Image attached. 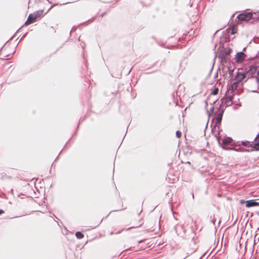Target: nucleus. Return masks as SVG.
<instances>
[{"label": "nucleus", "instance_id": "obj_13", "mask_svg": "<svg viewBox=\"0 0 259 259\" xmlns=\"http://www.w3.org/2000/svg\"><path fill=\"white\" fill-rule=\"evenodd\" d=\"M219 93V88H215L211 92L210 94L213 96L217 95Z\"/></svg>", "mask_w": 259, "mask_h": 259}, {"label": "nucleus", "instance_id": "obj_23", "mask_svg": "<svg viewBox=\"0 0 259 259\" xmlns=\"http://www.w3.org/2000/svg\"><path fill=\"white\" fill-rule=\"evenodd\" d=\"M230 73H231L232 72V71H231V70L229 69Z\"/></svg>", "mask_w": 259, "mask_h": 259}, {"label": "nucleus", "instance_id": "obj_16", "mask_svg": "<svg viewBox=\"0 0 259 259\" xmlns=\"http://www.w3.org/2000/svg\"><path fill=\"white\" fill-rule=\"evenodd\" d=\"M232 99H233V97L231 96H229L226 97V101L232 102Z\"/></svg>", "mask_w": 259, "mask_h": 259}, {"label": "nucleus", "instance_id": "obj_5", "mask_svg": "<svg viewBox=\"0 0 259 259\" xmlns=\"http://www.w3.org/2000/svg\"><path fill=\"white\" fill-rule=\"evenodd\" d=\"M37 20V19L36 18V16L34 15L33 13L30 14L28 16L27 19L25 23V25H30L35 22Z\"/></svg>", "mask_w": 259, "mask_h": 259}, {"label": "nucleus", "instance_id": "obj_1", "mask_svg": "<svg viewBox=\"0 0 259 259\" xmlns=\"http://www.w3.org/2000/svg\"><path fill=\"white\" fill-rule=\"evenodd\" d=\"M248 77H255L259 81V64L255 63L250 67L247 71Z\"/></svg>", "mask_w": 259, "mask_h": 259}, {"label": "nucleus", "instance_id": "obj_9", "mask_svg": "<svg viewBox=\"0 0 259 259\" xmlns=\"http://www.w3.org/2000/svg\"><path fill=\"white\" fill-rule=\"evenodd\" d=\"M245 54L243 52L238 53L236 56L237 62H241L245 59Z\"/></svg>", "mask_w": 259, "mask_h": 259}, {"label": "nucleus", "instance_id": "obj_22", "mask_svg": "<svg viewBox=\"0 0 259 259\" xmlns=\"http://www.w3.org/2000/svg\"><path fill=\"white\" fill-rule=\"evenodd\" d=\"M4 212V211L2 209H0V214L3 213Z\"/></svg>", "mask_w": 259, "mask_h": 259}, {"label": "nucleus", "instance_id": "obj_12", "mask_svg": "<svg viewBox=\"0 0 259 259\" xmlns=\"http://www.w3.org/2000/svg\"><path fill=\"white\" fill-rule=\"evenodd\" d=\"M231 34H235L236 33H237V31H238V27L236 25H233L232 28H231Z\"/></svg>", "mask_w": 259, "mask_h": 259}, {"label": "nucleus", "instance_id": "obj_7", "mask_svg": "<svg viewBox=\"0 0 259 259\" xmlns=\"http://www.w3.org/2000/svg\"><path fill=\"white\" fill-rule=\"evenodd\" d=\"M223 114H217L216 117H212V121L215 122L214 126H216L221 123L222 119Z\"/></svg>", "mask_w": 259, "mask_h": 259}, {"label": "nucleus", "instance_id": "obj_20", "mask_svg": "<svg viewBox=\"0 0 259 259\" xmlns=\"http://www.w3.org/2000/svg\"><path fill=\"white\" fill-rule=\"evenodd\" d=\"M213 114H208V118H209V119L210 117H212V116H213Z\"/></svg>", "mask_w": 259, "mask_h": 259}, {"label": "nucleus", "instance_id": "obj_10", "mask_svg": "<svg viewBox=\"0 0 259 259\" xmlns=\"http://www.w3.org/2000/svg\"><path fill=\"white\" fill-rule=\"evenodd\" d=\"M255 143L254 144L253 147L256 150H259V134L257 135L256 137L255 138Z\"/></svg>", "mask_w": 259, "mask_h": 259}, {"label": "nucleus", "instance_id": "obj_19", "mask_svg": "<svg viewBox=\"0 0 259 259\" xmlns=\"http://www.w3.org/2000/svg\"><path fill=\"white\" fill-rule=\"evenodd\" d=\"M13 52H13V51H12L10 53V54H8V55H7V57L11 56V55L13 53Z\"/></svg>", "mask_w": 259, "mask_h": 259}, {"label": "nucleus", "instance_id": "obj_21", "mask_svg": "<svg viewBox=\"0 0 259 259\" xmlns=\"http://www.w3.org/2000/svg\"><path fill=\"white\" fill-rule=\"evenodd\" d=\"M230 149H232V150H234L236 151H239V149H235V148H230Z\"/></svg>", "mask_w": 259, "mask_h": 259}, {"label": "nucleus", "instance_id": "obj_3", "mask_svg": "<svg viewBox=\"0 0 259 259\" xmlns=\"http://www.w3.org/2000/svg\"><path fill=\"white\" fill-rule=\"evenodd\" d=\"M221 140V137H219L218 138V142L220 144V145L224 149H228V148H226V146L228 145V144H230L232 142V139L230 137H225L222 140V143H220V141Z\"/></svg>", "mask_w": 259, "mask_h": 259}, {"label": "nucleus", "instance_id": "obj_17", "mask_svg": "<svg viewBox=\"0 0 259 259\" xmlns=\"http://www.w3.org/2000/svg\"><path fill=\"white\" fill-rule=\"evenodd\" d=\"M176 136L178 137V138H180L181 136V133L180 131H177L176 132Z\"/></svg>", "mask_w": 259, "mask_h": 259}, {"label": "nucleus", "instance_id": "obj_18", "mask_svg": "<svg viewBox=\"0 0 259 259\" xmlns=\"http://www.w3.org/2000/svg\"><path fill=\"white\" fill-rule=\"evenodd\" d=\"M249 142L248 141H245V142H242V144L243 145V146H247L249 144Z\"/></svg>", "mask_w": 259, "mask_h": 259}, {"label": "nucleus", "instance_id": "obj_14", "mask_svg": "<svg viewBox=\"0 0 259 259\" xmlns=\"http://www.w3.org/2000/svg\"><path fill=\"white\" fill-rule=\"evenodd\" d=\"M7 50H8L7 46L4 47L1 51V54L6 55L7 53Z\"/></svg>", "mask_w": 259, "mask_h": 259}, {"label": "nucleus", "instance_id": "obj_2", "mask_svg": "<svg viewBox=\"0 0 259 259\" xmlns=\"http://www.w3.org/2000/svg\"><path fill=\"white\" fill-rule=\"evenodd\" d=\"M237 18L241 21L248 22L253 18V13L251 12H244L239 14Z\"/></svg>", "mask_w": 259, "mask_h": 259}, {"label": "nucleus", "instance_id": "obj_11", "mask_svg": "<svg viewBox=\"0 0 259 259\" xmlns=\"http://www.w3.org/2000/svg\"><path fill=\"white\" fill-rule=\"evenodd\" d=\"M238 82H236L233 83L231 87V93H232L235 90H236L237 88L238 87Z\"/></svg>", "mask_w": 259, "mask_h": 259}, {"label": "nucleus", "instance_id": "obj_8", "mask_svg": "<svg viewBox=\"0 0 259 259\" xmlns=\"http://www.w3.org/2000/svg\"><path fill=\"white\" fill-rule=\"evenodd\" d=\"M49 10L46 12H45L44 10H40L33 13L34 15L36 16V18L38 19H40L44 16H45L48 12Z\"/></svg>", "mask_w": 259, "mask_h": 259}, {"label": "nucleus", "instance_id": "obj_6", "mask_svg": "<svg viewBox=\"0 0 259 259\" xmlns=\"http://www.w3.org/2000/svg\"><path fill=\"white\" fill-rule=\"evenodd\" d=\"M257 200H259L258 199H252V200H247L245 201L246 206L247 207H253L255 206H259V203H257Z\"/></svg>", "mask_w": 259, "mask_h": 259}, {"label": "nucleus", "instance_id": "obj_4", "mask_svg": "<svg viewBox=\"0 0 259 259\" xmlns=\"http://www.w3.org/2000/svg\"><path fill=\"white\" fill-rule=\"evenodd\" d=\"M246 76H248L247 71L246 72H238L236 76V79L237 80V82L239 83L242 81L244 79L246 78Z\"/></svg>", "mask_w": 259, "mask_h": 259}, {"label": "nucleus", "instance_id": "obj_15", "mask_svg": "<svg viewBox=\"0 0 259 259\" xmlns=\"http://www.w3.org/2000/svg\"><path fill=\"white\" fill-rule=\"evenodd\" d=\"M75 236L78 239H81L83 237V235L80 232H77L75 233Z\"/></svg>", "mask_w": 259, "mask_h": 259}]
</instances>
